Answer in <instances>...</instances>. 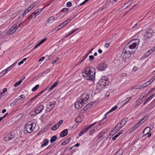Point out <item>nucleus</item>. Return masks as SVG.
<instances>
[{
  "mask_svg": "<svg viewBox=\"0 0 155 155\" xmlns=\"http://www.w3.org/2000/svg\"><path fill=\"white\" fill-rule=\"evenodd\" d=\"M13 33L12 32V30H11V29H10L6 32V34L7 35H12Z\"/></svg>",
  "mask_w": 155,
  "mask_h": 155,
  "instance_id": "obj_43",
  "label": "nucleus"
},
{
  "mask_svg": "<svg viewBox=\"0 0 155 155\" xmlns=\"http://www.w3.org/2000/svg\"><path fill=\"white\" fill-rule=\"evenodd\" d=\"M68 134V130L67 129H65L61 132L60 134L61 137H63L65 136Z\"/></svg>",
  "mask_w": 155,
  "mask_h": 155,
  "instance_id": "obj_11",
  "label": "nucleus"
},
{
  "mask_svg": "<svg viewBox=\"0 0 155 155\" xmlns=\"http://www.w3.org/2000/svg\"><path fill=\"white\" fill-rule=\"evenodd\" d=\"M19 97V99L22 98L23 99H25V95L24 94H21L20 95Z\"/></svg>",
  "mask_w": 155,
  "mask_h": 155,
  "instance_id": "obj_59",
  "label": "nucleus"
},
{
  "mask_svg": "<svg viewBox=\"0 0 155 155\" xmlns=\"http://www.w3.org/2000/svg\"><path fill=\"white\" fill-rule=\"evenodd\" d=\"M8 134L11 139L14 138L15 136V134L13 132L9 133Z\"/></svg>",
  "mask_w": 155,
  "mask_h": 155,
  "instance_id": "obj_25",
  "label": "nucleus"
},
{
  "mask_svg": "<svg viewBox=\"0 0 155 155\" xmlns=\"http://www.w3.org/2000/svg\"><path fill=\"white\" fill-rule=\"evenodd\" d=\"M107 68V64L105 62H102L99 65L97 68L98 71H104Z\"/></svg>",
  "mask_w": 155,
  "mask_h": 155,
  "instance_id": "obj_6",
  "label": "nucleus"
},
{
  "mask_svg": "<svg viewBox=\"0 0 155 155\" xmlns=\"http://www.w3.org/2000/svg\"><path fill=\"white\" fill-rule=\"evenodd\" d=\"M104 117L102 119L101 121L98 124L100 126L101 125H102L103 124H104V123L106 121L105 120H104L107 118L106 117V116H104Z\"/></svg>",
  "mask_w": 155,
  "mask_h": 155,
  "instance_id": "obj_31",
  "label": "nucleus"
},
{
  "mask_svg": "<svg viewBox=\"0 0 155 155\" xmlns=\"http://www.w3.org/2000/svg\"><path fill=\"white\" fill-rule=\"evenodd\" d=\"M117 107L116 106H114V107H112L111 109L108 112H107V113H106V114L104 115V116H106L107 114H109V113L111 112L114 110H115L116 109H117Z\"/></svg>",
  "mask_w": 155,
  "mask_h": 155,
  "instance_id": "obj_23",
  "label": "nucleus"
},
{
  "mask_svg": "<svg viewBox=\"0 0 155 155\" xmlns=\"http://www.w3.org/2000/svg\"><path fill=\"white\" fill-rule=\"evenodd\" d=\"M40 45H41V44L39 42L35 46V47L33 48V49H35L38 47Z\"/></svg>",
  "mask_w": 155,
  "mask_h": 155,
  "instance_id": "obj_55",
  "label": "nucleus"
},
{
  "mask_svg": "<svg viewBox=\"0 0 155 155\" xmlns=\"http://www.w3.org/2000/svg\"><path fill=\"white\" fill-rule=\"evenodd\" d=\"M100 86L102 88H104L105 86L108 85L109 81H107V79L104 78V79L101 78L99 81Z\"/></svg>",
  "mask_w": 155,
  "mask_h": 155,
  "instance_id": "obj_5",
  "label": "nucleus"
},
{
  "mask_svg": "<svg viewBox=\"0 0 155 155\" xmlns=\"http://www.w3.org/2000/svg\"><path fill=\"white\" fill-rule=\"evenodd\" d=\"M122 127V126H121L120 124H118L117 126L115 127V128H114L112 131L111 132V133H114L117 132L119 130H120Z\"/></svg>",
  "mask_w": 155,
  "mask_h": 155,
  "instance_id": "obj_13",
  "label": "nucleus"
},
{
  "mask_svg": "<svg viewBox=\"0 0 155 155\" xmlns=\"http://www.w3.org/2000/svg\"><path fill=\"white\" fill-rule=\"evenodd\" d=\"M21 84L19 83V82L18 81L14 85V86L15 87H16L18 86V85H20Z\"/></svg>",
  "mask_w": 155,
  "mask_h": 155,
  "instance_id": "obj_57",
  "label": "nucleus"
},
{
  "mask_svg": "<svg viewBox=\"0 0 155 155\" xmlns=\"http://www.w3.org/2000/svg\"><path fill=\"white\" fill-rule=\"evenodd\" d=\"M150 128L149 127H146L143 130V134L144 135H146L148 134L150 131Z\"/></svg>",
  "mask_w": 155,
  "mask_h": 155,
  "instance_id": "obj_12",
  "label": "nucleus"
},
{
  "mask_svg": "<svg viewBox=\"0 0 155 155\" xmlns=\"http://www.w3.org/2000/svg\"><path fill=\"white\" fill-rule=\"evenodd\" d=\"M151 83L150 82V81H147V82L144 83V84H143L140 87L142 88H142H143L144 87H147V86L150 85Z\"/></svg>",
  "mask_w": 155,
  "mask_h": 155,
  "instance_id": "obj_22",
  "label": "nucleus"
},
{
  "mask_svg": "<svg viewBox=\"0 0 155 155\" xmlns=\"http://www.w3.org/2000/svg\"><path fill=\"white\" fill-rule=\"evenodd\" d=\"M135 41L132 44L130 45V42L129 44H128L124 48L123 50V52L124 53L125 57H127L129 59L131 56V55L133 54L135 51H132L130 52V49H133L135 48L137 46H138L139 43V40L138 39H134L132 40Z\"/></svg>",
  "mask_w": 155,
  "mask_h": 155,
  "instance_id": "obj_1",
  "label": "nucleus"
},
{
  "mask_svg": "<svg viewBox=\"0 0 155 155\" xmlns=\"http://www.w3.org/2000/svg\"><path fill=\"white\" fill-rule=\"evenodd\" d=\"M55 18L54 16H51L47 20V22L49 23H52L54 20Z\"/></svg>",
  "mask_w": 155,
  "mask_h": 155,
  "instance_id": "obj_16",
  "label": "nucleus"
},
{
  "mask_svg": "<svg viewBox=\"0 0 155 155\" xmlns=\"http://www.w3.org/2000/svg\"><path fill=\"white\" fill-rule=\"evenodd\" d=\"M50 108V107H47L46 109V110L45 112H49L52 109H51V108Z\"/></svg>",
  "mask_w": 155,
  "mask_h": 155,
  "instance_id": "obj_54",
  "label": "nucleus"
},
{
  "mask_svg": "<svg viewBox=\"0 0 155 155\" xmlns=\"http://www.w3.org/2000/svg\"><path fill=\"white\" fill-rule=\"evenodd\" d=\"M10 140H11V138H10L8 134L5 137L4 139L5 141H8Z\"/></svg>",
  "mask_w": 155,
  "mask_h": 155,
  "instance_id": "obj_40",
  "label": "nucleus"
},
{
  "mask_svg": "<svg viewBox=\"0 0 155 155\" xmlns=\"http://www.w3.org/2000/svg\"><path fill=\"white\" fill-rule=\"evenodd\" d=\"M35 125L36 124L34 122H33L30 124H26L24 129V131L25 134L30 133L31 132L33 131V129L35 128Z\"/></svg>",
  "mask_w": 155,
  "mask_h": 155,
  "instance_id": "obj_3",
  "label": "nucleus"
},
{
  "mask_svg": "<svg viewBox=\"0 0 155 155\" xmlns=\"http://www.w3.org/2000/svg\"><path fill=\"white\" fill-rule=\"evenodd\" d=\"M144 97V96L141 95L140 97L138 99H140V100H142V101L143 102V99Z\"/></svg>",
  "mask_w": 155,
  "mask_h": 155,
  "instance_id": "obj_58",
  "label": "nucleus"
},
{
  "mask_svg": "<svg viewBox=\"0 0 155 155\" xmlns=\"http://www.w3.org/2000/svg\"><path fill=\"white\" fill-rule=\"evenodd\" d=\"M153 35V33L152 30L151 29H149L145 33L144 35V38L145 40L146 41L148 40L152 37Z\"/></svg>",
  "mask_w": 155,
  "mask_h": 155,
  "instance_id": "obj_4",
  "label": "nucleus"
},
{
  "mask_svg": "<svg viewBox=\"0 0 155 155\" xmlns=\"http://www.w3.org/2000/svg\"><path fill=\"white\" fill-rule=\"evenodd\" d=\"M66 5H67V7H70L71 6L72 3L71 2H68L67 3Z\"/></svg>",
  "mask_w": 155,
  "mask_h": 155,
  "instance_id": "obj_52",
  "label": "nucleus"
},
{
  "mask_svg": "<svg viewBox=\"0 0 155 155\" xmlns=\"http://www.w3.org/2000/svg\"><path fill=\"white\" fill-rule=\"evenodd\" d=\"M39 85L38 84L36 85L35 87H34L32 89V91H36L38 88Z\"/></svg>",
  "mask_w": 155,
  "mask_h": 155,
  "instance_id": "obj_41",
  "label": "nucleus"
},
{
  "mask_svg": "<svg viewBox=\"0 0 155 155\" xmlns=\"http://www.w3.org/2000/svg\"><path fill=\"white\" fill-rule=\"evenodd\" d=\"M30 114L31 116H35L36 115V114H38L37 112L35 111V110L32 111L30 112Z\"/></svg>",
  "mask_w": 155,
  "mask_h": 155,
  "instance_id": "obj_39",
  "label": "nucleus"
},
{
  "mask_svg": "<svg viewBox=\"0 0 155 155\" xmlns=\"http://www.w3.org/2000/svg\"><path fill=\"white\" fill-rule=\"evenodd\" d=\"M18 28V27L17 25H14L10 29L11 30H12V32L14 33L16 31Z\"/></svg>",
  "mask_w": 155,
  "mask_h": 155,
  "instance_id": "obj_15",
  "label": "nucleus"
},
{
  "mask_svg": "<svg viewBox=\"0 0 155 155\" xmlns=\"http://www.w3.org/2000/svg\"><path fill=\"white\" fill-rule=\"evenodd\" d=\"M131 98V97H128L124 101L125 102L123 103V104H127L130 101Z\"/></svg>",
  "mask_w": 155,
  "mask_h": 155,
  "instance_id": "obj_36",
  "label": "nucleus"
},
{
  "mask_svg": "<svg viewBox=\"0 0 155 155\" xmlns=\"http://www.w3.org/2000/svg\"><path fill=\"white\" fill-rule=\"evenodd\" d=\"M57 124H56L54 125L51 127V130H56L60 126Z\"/></svg>",
  "mask_w": 155,
  "mask_h": 155,
  "instance_id": "obj_28",
  "label": "nucleus"
},
{
  "mask_svg": "<svg viewBox=\"0 0 155 155\" xmlns=\"http://www.w3.org/2000/svg\"><path fill=\"white\" fill-rule=\"evenodd\" d=\"M36 16L35 13L33 12L31 13L28 17V19H30V20L31 19L34 18Z\"/></svg>",
  "mask_w": 155,
  "mask_h": 155,
  "instance_id": "obj_24",
  "label": "nucleus"
},
{
  "mask_svg": "<svg viewBox=\"0 0 155 155\" xmlns=\"http://www.w3.org/2000/svg\"><path fill=\"white\" fill-rule=\"evenodd\" d=\"M57 137L55 135L52 136L51 137L50 141L51 143H53V142L55 141L57 139Z\"/></svg>",
  "mask_w": 155,
  "mask_h": 155,
  "instance_id": "obj_30",
  "label": "nucleus"
},
{
  "mask_svg": "<svg viewBox=\"0 0 155 155\" xmlns=\"http://www.w3.org/2000/svg\"><path fill=\"white\" fill-rule=\"evenodd\" d=\"M105 133L104 132H103V131H101L100 132L99 134H98L97 136L98 139H99L101 138L102 137H103Z\"/></svg>",
  "mask_w": 155,
  "mask_h": 155,
  "instance_id": "obj_33",
  "label": "nucleus"
},
{
  "mask_svg": "<svg viewBox=\"0 0 155 155\" xmlns=\"http://www.w3.org/2000/svg\"><path fill=\"white\" fill-rule=\"evenodd\" d=\"M79 29V28L76 29L75 30H72L71 31V32L70 33V34H73V33H74V32H75L76 31H77Z\"/></svg>",
  "mask_w": 155,
  "mask_h": 155,
  "instance_id": "obj_56",
  "label": "nucleus"
},
{
  "mask_svg": "<svg viewBox=\"0 0 155 155\" xmlns=\"http://www.w3.org/2000/svg\"><path fill=\"white\" fill-rule=\"evenodd\" d=\"M84 71L82 75L84 79L92 81L94 80L95 72L94 68L92 67L86 68Z\"/></svg>",
  "mask_w": 155,
  "mask_h": 155,
  "instance_id": "obj_2",
  "label": "nucleus"
},
{
  "mask_svg": "<svg viewBox=\"0 0 155 155\" xmlns=\"http://www.w3.org/2000/svg\"><path fill=\"white\" fill-rule=\"evenodd\" d=\"M68 8H63L61 10V12H64L65 13H67L68 12Z\"/></svg>",
  "mask_w": 155,
  "mask_h": 155,
  "instance_id": "obj_45",
  "label": "nucleus"
},
{
  "mask_svg": "<svg viewBox=\"0 0 155 155\" xmlns=\"http://www.w3.org/2000/svg\"><path fill=\"white\" fill-rule=\"evenodd\" d=\"M47 88H45V89L41 91L40 92L38 93V94H37L36 95L37 96H38V97L42 93H43L46 90Z\"/></svg>",
  "mask_w": 155,
  "mask_h": 155,
  "instance_id": "obj_46",
  "label": "nucleus"
},
{
  "mask_svg": "<svg viewBox=\"0 0 155 155\" xmlns=\"http://www.w3.org/2000/svg\"><path fill=\"white\" fill-rule=\"evenodd\" d=\"M92 104L93 103L92 102H91L90 103H89L87 105L83 108L84 111H85V110H87L88 109H89V108L91 107L92 106Z\"/></svg>",
  "mask_w": 155,
  "mask_h": 155,
  "instance_id": "obj_18",
  "label": "nucleus"
},
{
  "mask_svg": "<svg viewBox=\"0 0 155 155\" xmlns=\"http://www.w3.org/2000/svg\"><path fill=\"white\" fill-rule=\"evenodd\" d=\"M148 116L146 115L145 117H144L140 121L141 122V124H142L145 120H146L148 119Z\"/></svg>",
  "mask_w": 155,
  "mask_h": 155,
  "instance_id": "obj_35",
  "label": "nucleus"
},
{
  "mask_svg": "<svg viewBox=\"0 0 155 155\" xmlns=\"http://www.w3.org/2000/svg\"><path fill=\"white\" fill-rule=\"evenodd\" d=\"M154 95L155 94H153V95L150 96L149 97L147 100V101H148L149 102L153 98Z\"/></svg>",
  "mask_w": 155,
  "mask_h": 155,
  "instance_id": "obj_47",
  "label": "nucleus"
},
{
  "mask_svg": "<svg viewBox=\"0 0 155 155\" xmlns=\"http://www.w3.org/2000/svg\"><path fill=\"white\" fill-rule=\"evenodd\" d=\"M63 120H61L59 121L57 123L58 124L57 125H58L59 126H60L61 124L63 123Z\"/></svg>",
  "mask_w": 155,
  "mask_h": 155,
  "instance_id": "obj_51",
  "label": "nucleus"
},
{
  "mask_svg": "<svg viewBox=\"0 0 155 155\" xmlns=\"http://www.w3.org/2000/svg\"><path fill=\"white\" fill-rule=\"evenodd\" d=\"M71 140L70 138H68L67 140H65L62 142L61 144V145H65L66 144L68 143L70 141V140Z\"/></svg>",
  "mask_w": 155,
  "mask_h": 155,
  "instance_id": "obj_38",
  "label": "nucleus"
},
{
  "mask_svg": "<svg viewBox=\"0 0 155 155\" xmlns=\"http://www.w3.org/2000/svg\"><path fill=\"white\" fill-rule=\"evenodd\" d=\"M75 121L76 123H79L81 122L82 119L80 116H78L75 119Z\"/></svg>",
  "mask_w": 155,
  "mask_h": 155,
  "instance_id": "obj_32",
  "label": "nucleus"
},
{
  "mask_svg": "<svg viewBox=\"0 0 155 155\" xmlns=\"http://www.w3.org/2000/svg\"><path fill=\"white\" fill-rule=\"evenodd\" d=\"M44 106L43 105H40L38 106L35 109V111L38 114L40 113L44 108Z\"/></svg>",
  "mask_w": 155,
  "mask_h": 155,
  "instance_id": "obj_10",
  "label": "nucleus"
},
{
  "mask_svg": "<svg viewBox=\"0 0 155 155\" xmlns=\"http://www.w3.org/2000/svg\"><path fill=\"white\" fill-rule=\"evenodd\" d=\"M59 58H56V59L54 61H53L52 62V64H55L56 62H57V60H58V59Z\"/></svg>",
  "mask_w": 155,
  "mask_h": 155,
  "instance_id": "obj_63",
  "label": "nucleus"
},
{
  "mask_svg": "<svg viewBox=\"0 0 155 155\" xmlns=\"http://www.w3.org/2000/svg\"><path fill=\"white\" fill-rule=\"evenodd\" d=\"M56 104V103L54 101H52L50 102L48 104V106L50 107L52 109Z\"/></svg>",
  "mask_w": 155,
  "mask_h": 155,
  "instance_id": "obj_19",
  "label": "nucleus"
},
{
  "mask_svg": "<svg viewBox=\"0 0 155 155\" xmlns=\"http://www.w3.org/2000/svg\"><path fill=\"white\" fill-rule=\"evenodd\" d=\"M29 12L28 11V10H27L26 9L24 13L22 14V17H24Z\"/></svg>",
  "mask_w": 155,
  "mask_h": 155,
  "instance_id": "obj_49",
  "label": "nucleus"
},
{
  "mask_svg": "<svg viewBox=\"0 0 155 155\" xmlns=\"http://www.w3.org/2000/svg\"><path fill=\"white\" fill-rule=\"evenodd\" d=\"M83 100H80L78 102H76L74 104L75 108L77 109H79L82 107L83 105Z\"/></svg>",
  "mask_w": 155,
  "mask_h": 155,
  "instance_id": "obj_8",
  "label": "nucleus"
},
{
  "mask_svg": "<svg viewBox=\"0 0 155 155\" xmlns=\"http://www.w3.org/2000/svg\"><path fill=\"white\" fill-rule=\"evenodd\" d=\"M95 124V123H93V124L87 127H86L84 128L79 134L78 136L79 137H80L82 135L85 133L86 132L87 130H88L90 128L94 126Z\"/></svg>",
  "mask_w": 155,
  "mask_h": 155,
  "instance_id": "obj_7",
  "label": "nucleus"
},
{
  "mask_svg": "<svg viewBox=\"0 0 155 155\" xmlns=\"http://www.w3.org/2000/svg\"><path fill=\"white\" fill-rule=\"evenodd\" d=\"M124 150L123 149H120L118 150L116 153L118 155H122L123 153Z\"/></svg>",
  "mask_w": 155,
  "mask_h": 155,
  "instance_id": "obj_26",
  "label": "nucleus"
},
{
  "mask_svg": "<svg viewBox=\"0 0 155 155\" xmlns=\"http://www.w3.org/2000/svg\"><path fill=\"white\" fill-rule=\"evenodd\" d=\"M5 69L3 70L0 73V77L5 74L7 71H6Z\"/></svg>",
  "mask_w": 155,
  "mask_h": 155,
  "instance_id": "obj_42",
  "label": "nucleus"
},
{
  "mask_svg": "<svg viewBox=\"0 0 155 155\" xmlns=\"http://www.w3.org/2000/svg\"><path fill=\"white\" fill-rule=\"evenodd\" d=\"M123 132V130H120L118 133L114 137L112 138V139L113 140H115L116 138L118 137L120 134H121Z\"/></svg>",
  "mask_w": 155,
  "mask_h": 155,
  "instance_id": "obj_17",
  "label": "nucleus"
},
{
  "mask_svg": "<svg viewBox=\"0 0 155 155\" xmlns=\"http://www.w3.org/2000/svg\"><path fill=\"white\" fill-rule=\"evenodd\" d=\"M149 51L151 53H152L153 51H155V46L150 49Z\"/></svg>",
  "mask_w": 155,
  "mask_h": 155,
  "instance_id": "obj_50",
  "label": "nucleus"
},
{
  "mask_svg": "<svg viewBox=\"0 0 155 155\" xmlns=\"http://www.w3.org/2000/svg\"><path fill=\"white\" fill-rule=\"evenodd\" d=\"M83 97L84 96H85V97L84 98H83L82 99H81L80 100H83V104H86L87 101H88L89 97V95L87 93H84L83 94Z\"/></svg>",
  "mask_w": 155,
  "mask_h": 155,
  "instance_id": "obj_9",
  "label": "nucleus"
},
{
  "mask_svg": "<svg viewBox=\"0 0 155 155\" xmlns=\"http://www.w3.org/2000/svg\"><path fill=\"white\" fill-rule=\"evenodd\" d=\"M89 58L90 61H92L94 60V58L93 56L90 55L89 56Z\"/></svg>",
  "mask_w": 155,
  "mask_h": 155,
  "instance_id": "obj_48",
  "label": "nucleus"
},
{
  "mask_svg": "<svg viewBox=\"0 0 155 155\" xmlns=\"http://www.w3.org/2000/svg\"><path fill=\"white\" fill-rule=\"evenodd\" d=\"M36 5L35 3H34L32 5L30 6L27 9V10L29 12Z\"/></svg>",
  "mask_w": 155,
  "mask_h": 155,
  "instance_id": "obj_29",
  "label": "nucleus"
},
{
  "mask_svg": "<svg viewBox=\"0 0 155 155\" xmlns=\"http://www.w3.org/2000/svg\"><path fill=\"white\" fill-rule=\"evenodd\" d=\"M151 53L150 52L149 50L145 54L143 55V57L144 58H146Z\"/></svg>",
  "mask_w": 155,
  "mask_h": 155,
  "instance_id": "obj_34",
  "label": "nucleus"
},
{
  "mask_svg": "<svg viewBox=\"0 0 155 155\" xmlns=\"http://www.w3.org/2000/svg\"><path fill=\"white\" fill-rule=\"evenodd\" d=\"M71 20V19H69L65 21V22L66 23V24L67 25L68 23H69Z\"/></svg>",
  "mask_w": 155,
  "mask_h": 155,
  "instance_id": "obj_61",
  "label": "nucleus"
},
{
  "mask_svg": "<svg viewBox=\"0 0 155 155\" xmlns=\"http://www.w3.org/2000/svg\"><path fill=\"white\" fill-rule=\"evenodd\" d=\"M142 124H141V122L140 121L136 125V126H137V127H138L139 126H140V125Z\"/></svg>",
  "mask_w": 155,
  "mask_h": 155,
  "instance_id": "obj_62",
  "label": "nucleus"
},
{
  "mask_svg": "<svg viewBox=\"0 0 155 155\" xmlns=\"http://www.w3.org/2000/svg\"><path fill=\"white\" fill-rule=\"evenodd\" d=\"M44 143L41 145V147H44L47 145L49 142V140L47 139H45L44 140Z\"/></svg>",
  "mask_w": 155,
  "mask_h": 155,
  "instance_id": "obj_21",
  "label": "nucleus"
},
{
  "mask_svg": "<svg viewBox=\"0 0 155 155\" xmlns=\"http://www.w3.org/2000/svg\"><path fill=\"white\" fill-rule=\"evenodd\" d=\"M137 128V126H136L135 125L134 127L132 128V129L131 130V131H133L134 130L136 129Z\"/></svg>",
  "mask_w": 155,
  "mask_h": 155,
  "instance_id": "obj_64",
  "label": "nucleus"
},
{
  "mask_svg": "<svg viewBox=\"0 0 155 155\" xmlns=\"http://www.w3.org/2000/svg\"><path fill=\"white\" fill-rule=\"evenodd\" d=\"M42 10L41 9H39L36 10L34 12L35 13V14L37 16L41 12Z\"/></svg>",
  "mask_w": 155,
  "mask_h": 155,
  "instance_id": "obj_37",
  "label": "nucleus"
},
{
  "mask_svg": "<svg viewBox=\"0 0 155 155\" xmlns=\"http://www.w3.org/2000/svg\"><path fill=\"white\" fill-rule=\"evenodd\" d=\"M133 0H130L127 3H126L125 4V5H126V8H127L133 2Z\"/></svg>",
  "mask_w": 155,
  "mask_h": 155,
  "instance_id": "obj_27",
  "label": "nucleus"
},
{
  "mask_svg": "<svg viewBox=\"0 0 155 155\" xmlns=\"http://www.w3.org/2000/svg\"><path fill=\"white\" fill-rule=\"evenodd\" d=\"M47 38H45L44 39L42 40L41 41H40L39 43L41 44H42L43 43H44L45 41L47 40Z\"/></svg>",
  "mask_w": 155,
  "mask_h": 155,
  "instance_id": "obj_53",
  "label": "nucleus"
},
{
  "mask_svg": "<svg viewBox=\"0 0 155 155\" xmlns=\"http://www.w3.org/2000/svg\"><path fill=\"white\" fill-rule=\"evenodd\" d=\"M95 131V130L94 128H92L90 131L89 135H92L93 134L94 132Z\"/></svg>",
  "mask_w": 155,
  "mask_h": 155,
  "instance_id": "obj_44",
  "label": "nucleus"
},
{
  "mask_svg": "<svg viewBox=\"0 0 155 155\" xmlns=\"http://www.w3.org/2000/svg\"><path fill=\"white\" fill-rule=\"evenodd\" d=\"M54 87L52 85L48 90V92L50 91H51L53 88H54Z\"/></svg>",
  "mask_w": 155,
  "mask_h": 155,
  "instance_id": "obj_60",
  "label": "nucleus"
},
{
  "mask_svg": "<svg viewBox=\"0 0 155 155\" xmlns=\"http://www.w3.org/2000/svg\"><path fill=\"white\" fill-rule=\"evenodd\" d=\"M127 120L128 118L126 117L122 120L120 123L119 124L121 126H122V127L126 124Z\"/></svg>",
  "mask_w": 155,
  "mask_h": 155,
  "instance_id": "obj_14",
  "label": "nucleus"
},
{
  "mask_svg": "<svg viewBox=\"0 0 155 155\" xmlns=\"http://www.w3.org/2000/svg\"><path fill=\"white\" fill-rule=\"evenodd\" d=\"M143 102L142 100H140V99H138L136 101L135 103V106H134V107L135 108L137 106L139 105Z\"/></svg>",
  "mask_w": 155,
  "mask_h": 155,
  "instance_id": "obj_20",
  "label": "nucleus"
}]
</instances>
